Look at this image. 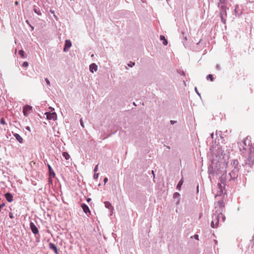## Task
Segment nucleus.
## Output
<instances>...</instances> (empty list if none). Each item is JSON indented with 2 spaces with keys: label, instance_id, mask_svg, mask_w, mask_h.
<instances>
[{
  "label": "nucleus",
  "instance_id": "6e6552de",
  "mask_svg": "<svg viewBox=\"0 0 254 254\" xmlns=\"http://www.w3.org/2000/svg\"><path fill=\"white\" fill-rule=\"evenodd\" d=\"M45 114L46 115L47 119L48 120H53L54 121L57 118V114L55 112H46Z\"/></svg>",
  "mask_w": 254,
  "mask_h": 254
},
{
  "label": "nucleus",
  "instance_id": "1a4fd4ad",
  "mask_svg": "<svg viewBox=\"0 0 254 254\" xmlns=\"http://www.w3.org/2000/svg\"><path fill=\"white\" fill-rule=\"evenodd\" d=\"M32 110V106L28 105H26L25 106H24L23 107V111H22L24 116L25 117H28V116L29 114V112L30 111H31Z\"/></svg>",
  "mask_w": 254,
  "mask_h": 254
},
{
  "label": "nucleus",
  "instance_id": "c756f323",
  "mask_svg": "<svg viewBox=\"0 0 254 254\" xmlns=\"http://www.w3.org/2000/svg\"><path fill=\"white\" fill-rule=\"evenodd\" d=\"M220 17L221 21L222 23H223V24H225L226 22V19L225 17L226 16H220Z\"/></svg>",
  "mask_w": 254,
  "mask_h": 254
},
{
  "label": "nucleus",
  "instance_id": "393cba45",
  "mask_svg": "<svg viewBox=\"0 0 254 254\" xmlns=\"http://www.w3.org/2000/svg\"><path fill=\"white\" fill-rule=\"evenodd\" d=\"M160 40L162 41L164 45L166 46L168 44V40L164 35H160Z\"/></svg>",
  "mask_w": 254,
  "mask_h": 254
},
{
  "label": "nucleus",
  "instance_id": "a19ab883",
  "mask_svg": "<svg viewBox=\"0 0 254 254\" xmlns=\"http://www.w3.org/2000/svg\"><path fill=\"white\" fill-rule=\"evenodd\" d=\"M98 165H97L95 166L94 169V173H96V172L98 171Z\"/></svg>",
  "mask_w": 254,
  "mask_h": 254
},
{
  "label": "nucleus",
  "instance_id": "4d7b16f0",
  "mask_svg": "<svg viewBox=\"0 0 254 254\" xmlns=\"http://www.w3.org/2000/svg\"><path fill=\"white\" fill-rule=\"evenodd\" d=\"M14 3H15V5H18L19 2H18V1H15Z\"/></svg>",
  "mask_w": 254,
  "mask_h": 254
},
{
  "label": "nucleus",
  "instance_id": "a211bd4d",
  "mask_svg": "<svg viewBox=\"0 0 254 254\" xmlns=\"http://www.w3.org/2000/svg\"><path fill=\"white\" fill-rule=\"evenodd\" d=\"M97 69H98V66L94 63H92L89 65V70L92 73H93L94 71H97Z\"/></svg>",
  "mask_w": 254,
  "mask_h": 254
},
{
  "label": "nucleus",
  "instance_id": "f3484780",
  "mask_svg": "<svg viewBox=\"0 0 254 254\" xmlns=\"http://www.w3.org/2000/svg\"><path fill=\"white\" fill-rule=\"evenodd\" d=\"M212 163H213V162H212ZM208 174H209V178H210V180H211V175H213L214 174V170H213V167L212 163H211V164L209 165V166H208Z\"/></svg>",
  "mask_w": 254,
  "mask_h": 254
},
{
  "label": "nucleus",
  "instance_id": "37998d69",
  "mask_svg": "<svg viewBox=\"0 0 254 254\" xmlns=\"http://www.w3.org/2000/svg\"><path fill=\"white\" fill-rule=\"evenodd\" d=\"M194 90H195V91L196 92V93L200 97V94L199 93V92L197 90V89L196 88V87H195L194 88Z\"/></svg>",
  "mask_w": 254,
  "mask_h": 254
},
{
  "label": "nucleus",
  "instance_id": "72a5a7b5",
  "mask_svg": "<svg viewBox=\"0 0 254 254\" xmlns=\"http://www.w3.org/2000/svg\"><path fill=\"white\" fill-rule=\"evenodd\" d=\"M0 123L3 125H4L6 124V122L5 121V120L3 118H2L0 119Z\"/></svg>",
  "mask_w": 254,
  "mask_h": 254
},
{
  "label": "nucleus",
  "instance_id": "052dcab7",
  "mask_svg": "<svg viewBox=\"0 0 254 254\" xmlns=\"http://www.w3.org/2000/svg\"><path fill=\"white\" fill-rule=\"evenodd\" d=\"M215 243L216 244H217V240H215Z\"/></svg>",
  "mask_w": 254,
  "mask_h": 254
},
{
  "label": "nucleus",
  "instance_id": "4c0bfd02",
  "mask_svg": "<svg viewBox=\"0 0 254 254\" xmlns=\"http://www.w3.org/2000/svg\"><path fill=\"white\" fill-rule=\"evenodd\" d=\"M178 72L181 75H184V76H185L186 75V73L183 70H180V71H178Z\"/></svg>",
  "mask_w": 254,
  "mask_h": 254
},
{
  "label": "nucleus",
  "instance_id": "dca6fc26",
  "mask_svg": "<svg viewBox=\"0 0 254 254\" xmlns=\"http://www.w3.org/2000/svg\"><path fill=\"white\" fill-rule=\"evenodd\" d=\"M217 6L221 8H227V0H219Z\"/></svg>",
  "mask_w": 254,
  "mask_h": 254
},
{
  "label": "nucleus",
  "instance_id": "2f4dec72",
  "mask_svg": "<svg viewBox=\"0 0 254 254\" xmlns=\"http://www.w3.org/2000/svg\"><path fill=\"white\" fill-rule=\"evenodd\" d=\"M216 135L217 136H218V135H219L220 138H223V137L222 136V131H216Z\"/></svg>",
  "mask_w": 254,
  "mask_h": 254
},
{
  "label": "nucleus",
  "instance_id": "0e129e2a",
  "mask_svg": "<svg viewBox=\"0 0 254 254\" xmlns=\"http://www.w3.org/2000/svg\"><path fill=\"white\" fill-rule=\"evenodd\" d=\"M169 0H166V1H167L168 3H169V2H168V1H169Z\"/></svg>",
  "mask_w": 254,
  "mask_h": 254
},
{
  "label": "nucleus",
  "instance_id": "7c9ffc66",
  "mask_svg": "<svg viewBox=\"0 0 254 254\" xmlns=\"http://www.w3.org/2000/svg\"><path fill=\"white\" fill-rule=\"evenodd\" d=\"M135 65V63L134 62H131V61H130L128 64H127V65L129 67H133L134 65Z\"/></svg>",
  "mask_w": 254,
  "mask_h": 254
},
{
  "label": "nucleus",
  "instance_id": "f03ea898",
  "mask_svg": "<svg viewBox=\"0 0 254 254\" xmlns=\"http://www.w3.org/2000/svg\"><path fill=\"white\" fill-rule=\"evenodd\" d=\"M30 228L32 232L35 235L36 237V241L39 242L40 241V234L39 233V230L35 224L31 221L29 224Z\"/></svg>",
  "mask_w": 254,
  "mask_h": 254
},
{
  "label": "nucleus",
  "instance_id": "5fc2aeb1",
  "mask_svg": "<svg viewBox=\"0 0 254 254\" xmlns=\"http://www.w3.org/2000/svg\"><path fill=\"white\" fill-rule=\"evenodd\" d=\"M30 27H31V31H33L34 29V27L33 26H32L31 25L30 26Z\"/></svg>",
  "mask_w": 254,
  "mask_h": 254
},
{
  "label": "nucleus",
  "instance_id": "aec40b11",
  "mask_svg": "<svg viewBox=\"0 0 254 254\" xmlns=\"http://www.w3.org/2000/svg\"><path fill=\"white\" fill-rule=\"evenodd\" d=\"M33 10L35 13H36L39 16H42V13L41 11V9L40 7L36 5H34Z\"/></svg>",
  "mask_w": 254,
  "mask_h": 254
},
{
  "label": "nucleus",
  "instance_id": "6ab92c4d",
  "mask_svg": "<svg viewBox=\"0 0 254 254\" xmlns=\"http://www.w3.org/2000/svg\"><path fill=\"white\" fill-rule=\"evenodd\" d=\"M13 136L15 137L17 141L20 143H23V139L22 137L18 133H13Z\"/></svg>",
  "mask_w": 254,
  "mask_h": 254
},
{
  "label": "nucleus",
  "instance_id": "c03bdc74",
  "mask_svg": "<svg viewBox=\"0 0 254 254\" xmlns=\"http://www.w3.org/2000/svg\"><path fill=\"white\" fill-rule=\"evenodd\" d=\"M216 68L217 70H220L221 69L220 65L219 64H217L216 65Z\"/></svg>",
  "mask_w": 254,
  "mask_h": 254
},
{
  "label": "nucleus",
  "instance_id": "0eeeda50",
  "mask_svg": "<svg viewBox=\"0 0 254 254\" xmlns=\"http://www.w3.org/2000/svg\"><path fill=\"white\" fill-rule=\"evenodd\" d=\"M229 179H228L226 173H223L220 177L219 180L220 183L219 184H222V185L226 186L227 184V180L228 182H229Z\"/></svg>",
  "mask_w": 254,
  "mask_h": 254
},
{
  "label": "nucleus",
  "instance_id": "ddd939ff",
  "mask_svg": "<svg viewBox=\"0 0 254 254\" xmlns=\"http://www.w3.org/2000/svg\"><path fill=\"white\" fill-rule=\"evenodd\" d=\"M48 168V171H49V177L50 178H54L56 176V174L54 172L53 169H52L51 166L49 164H47V165Z\"/></svg>",
  "mask_w": 254,
  "mask_h": 254
},
{
  "label": "nucleus",
  "instance_id": "49530a36",
  "mask_svg": "<svg viewBox=\"0 0 254 254\" xmlns=\"http://www.w3.org/2000/svg\"><path fill=\"white\" fill-rule=\"evenodd\" d=\"M177 123V121H173V120H171L170 121V123L171 125H173L174 124H175V123Z\"/></svg>",
  "mask_w": 254,
  "mask_h": 254
},
{
  "label": "nucleus",
  "instance_id": "f257e3e1",
  "mask_svg": "<svg viewBox=\"0 0 254 254\" xmlns=\"http://www.w3.org/2000/svg\"><path fill=\"white\" fill-rule=\"evenodd\" d=\"M215 213L213 215H218L220 217V214L225 211V204L223 200H218L215 203Z\"/></svg>",
  "mask_w": 254,
  "mask_h": 254
},
{
  "label": "nucleus",
  "instance_id": "58836bf2",
  "mask_svg": "<svg viewBox=\"0 0 254 254\" xmlns=\"http://www.w3.org/2000/svg\"><path fill=\"white\" fill-rule=\"evenodd\" d=\"M9 217L11 219L14 218V216L12 212H10L9 213Z\"/></svg>",
  "mask_w": 254,
  "mask_h": 254
},
{
  "label": "nucleus",
  "instance_id": "6e6d98bb",
  "mask_svg": "<svg viewBox=\"0 0 254 254\" xmlns=\"http://www.w3.org/2000/svg\"><path fill=\"white\" fill-rule=\"evenodd\" d=\"M210 136H211V138H212V139H213V137H214V133H212L211 134Z\"/></svg>",
  "mask_w": 254,
  "mask_h": 254
},
{
  "label": "nucleus",
  "instance_id": "8fccbe9b",
  "mask_svg": "<svg viewBox=\"0 0 254 254\" xmlns=\"http://www.w3.org/2000/svg\"><path fill=\"white\" fill-rule=\"evenodd\" d=\"M194 237L196 240H198V235H194Z\"/></svg>",
  "mask_w": 254,
  "mask_h": 254
},
{
  "label": "nucleus",
  "instance_id": "473e14b6",
  "mask_svg": "<svg viewBox=\"0 0 254 254\" xmlns=\"http://www.w3.org/2000/svg\"><path fill=\"white\" fill-rule=\"evenodd\" d=\"M222 218V220L223 222H224L226 219V217L225 215L223 214V213H221V214H220V218Z\"/></svg>",
  "mask_w": 254,
  "mask_h": 254
},
{
  "label": "nucleus",
  "instance_id": "a18cd8bd",
  "mask_svg": "<svg viewBox=\"0 0 254 254\" xmlns=\"http://www.w3.org/2000/svg\"><path fill=\"white\" fill-rule=\"evenodd\" d=\"M108 179L107 177L104 178V181H103L104 185H105L106 184V183L108 182Z\"/></svg>",
  "mask_w": 254,
  "mask_h": 254
},
{
  "label": "nucleus",
  "instance_id": "5701e85b",
  "mask_svg": "<svg viewBox=\"0 0 254 254\" xmlns=\"http://www.w3.org/2000/svg\"><path fill=\"white\" fill-rule=\"evenodd\" d=\"M227 8L220 7V16H227Z\"/></svg>",
  "mask_w": 254,
  "mask_h": 254
},
{
  "label": "nucleus",
  "instance_id": "39448f33",
  "mask_svg": "<svg viewBox=\"0 0 254 254\" xmlns=\"http://www.w3.org/2000/svg\"><path fill=\"white\" fill-rule=\"evenodd\" d=\"M225 186L222 185V184H218L217 188V192L215 194V197L221 196L225 190Z\"/></svg>",
  "mask_w": 254,
  "mask_h": 254
},
{
  "label": "nucleus",
  "instance_id": "4468645a",
  "mask_svg": "<svg viewBox=\"0 0 254 254\" xmlns=\"http://www.w3.org/2000/svg\"><path fill=\"white\" fill-rule=\"evenodd\" d=\"M71 42L69 40H66L64 48V51L66 52L71 46Z\"/></svg>",
  "mask_w": 254,
  "mask_h": 254
},
{
  "label": "nucleus",
  "instance_id": "69168bd1",
  "mask_svg": "<svg viewBox=\"0 0 254 254\" xmlns=\"http://www.w3.org/2000/svg\"><path fill=\"white\" fill-rule=\"evenodd\" d=\"M253 239H254V236H253Z\"/></svg>",
  "mask_w": 254,
  "mask_h": 254
},
{
  "label": "nucleus",
  "instance_id": "a878e982",
  "mask_svg": "<svg viewBox=\"0 0 254 254\" xmlns=\"http://www.w3.org/2000/svg\"><path fill=\"white\" fill-rule=\"evenodd\" d=\"M18 54L22 58H26V55H25V52L23 50H20L18 51Z\"/></svg>",
  "mask_w": 254,
  "mask_h": 254
},
{
  "label": "nucleus",
  "instance_id": "bb28decb",
  "mask_svg": "<svg viewBox=\"0 0 254 254\" xmlns=\"http://www.w3.org/2000/svg\"><path fill=\"white\" fill-rule=\"evenodd\" d=\"M63 156L65 158V160H68L70 158V155L67 152H63L62 153Z\"/></svg>",
  "mask_w": 254,
  "mask_h": 254
},
{
  "label": "nucleus",
  "instance_id": "de8ad7c7",
  "mask_svg": "<svg viewBox=\"0 0 254 254\" xmlns=\"http://www.w3.org/2000/svg\"><path fill=\"white\" fill-rule=\"evenodd\" d=\"M25 129L29 131H31V128H30V127H29V126H27L25 127Z\"/></svg>",
  "mask_w": 254,
  "mask_h": 254
},
{
  "label": "nucleus",
  "instance_id": "9d476101",
  "mask_svg": "<svg viewBox=\"0 0 254 254\" xmlns=\"http://www.w3.org/2000/svg\"><path fill=\"white\" fill-rule=\"evenodd\" d=\"M81 207L83 209L84 212L88 216L91 215V211L89 209V207L85 203H82L81 204Z\"/></svg>",
  "mask_w": 254,
  "mask_h": 254
},
{
  "label": "nucleus",
  "instance_id": "864d4df0",
  "mask_svg": "<svg viewBox=\"0 0 254 254\" xmlns=\"http://www.w3.org/2000/svg\"><path fill=\"white\" fill-rule=\"evenodd\" d=\"M91 200V199L90 198L88 197L87 198V201L88 202H89Z\"/></svg>",
  "mask_w": 254,
  "mask_h": 254
},
{
  "label": "nucleus",
  "instance_id": "e2e57ef3",
  "mask_svg": "<svg viewBox=\"0 0 254 254\" xmlns=\"http://www.w3.org/2000/svg\"><path fill=\"white\" fill-rule=\"evenodd\" d=\"M133 104H134L135 106H136V104H135V103L134 102L133 103Z\"/></svg>",
  "mask_w": 254,
  "mask_h": 254
},
{
  "label": "nucleus",
  "instance_id": "e433bc0d",
  "mask_svg": "<svg viewBox=\"0 0 254 254\" xmlns=\"http://www.w3.org/2000/svg\"><path fill=\"white\" fill-rule=\"evenodd\" d=\"M45 82H46L47 84L48 85V86H50V80H49V79L48 78H45Z\"/></svg>",
  "mask_w": 254,
  "mask_h": 254
},
{
  "label": "nucleus",
  "instance_id": "3c124183",
  "mask_svg": "<svg viewBox=\"0 0 254 254\" xmlns=\"http://www.w3.org/2000/svg\"><path fill=\"white\" fill-rule=\"evenodd\" d=\"M198 192H199V185H197L196 186V192L198 193Z\"/></svg>",
  "mask_w": 254,
  "mask_h": 254
},
{
  "label": "nucleus",
  "instance_id": "79ce46f5",
  "mask_svg": "<svg viewBox=\"0 0 254 254\" xmlns=\"http://www.w3.org/2000/svg\"><path fill=\"white\" fill-rule=\"evenodd\" d=\"M5 203H4V202H3V203H1V204H0V212L1 211V209L3 207L5 206Z\"/></svg>",
  "mask_w": 254,
  "mask_h": 254
},
{
  "label": "nucleus",
  "instance_id": "603ef678",
  "mask_svg": "<svg viewBox=\"0 0 254 254\" xmlns=\"http://www.w3.org/2000/svg\"><path fill=\"white\" fill-rule=\"evenodd\" d=\"M25 22H26V23H27V24L29 26L31 25V24H30V22H29V20H26L25 21Z\"/></svg>",
  "mask_w": 254,
  "mask_h": 254
},
{
  "label": "nucleus",
  "instance_id": "2eb2a0df",
  "mask_svg": "<svg viewBox=\"0 0 254 254\" xmlns=\"http://www.w3.org/2000/svg\"><path fill=\"white\" fill-rule=\"evenodd\" d=\"M180 197L181 195L178 192H176L173 194V198L174 199H177V201L176 202V205H178L180 204Z\"/></svg>",
  "mask_w": 254,
  "mask_h": 254
},
{
  "label": "nucleus",
  "instance_id": "423d86ee",
  "mask_svg": "<svg viewBox=\"0 0 254 254\" xmlns=\"http://www.w3.org/2000/svg\"><path fill=\"white\" fill-rule=\"evenodd\" d=\"M234 13L236 16L240 17L243 14V8L238 4L235 5Z\"/></svg>",
  "mask_w": 254,
  "mask_h": 254
},
{
  "label": "nucleus",
  "instance_id": "9b49d317",
  "mask_svg": "<svg viewBox=\"0 0 254 254\" xmlns=\"http://www.w3.org/2000/svg\"><path fill=\"white\" fill-rule=\"evenodd\" d=\"M4 196L8 202H11L13 200V195L10 192L4 193Z\"/></svg>",
  "mask_w": 254,
  "mask_h": 254
},
{
  "label": "nucleus",
  "instance_id": "b1692460",
  "mask_svg": "<svg viewBox=\"0 0 254 254\" xmlns=\"http://www.w3.org/2000/svg\"><path fill=\"white\" fill-rule=\"evenodd\" d=\"M183 183H184V179H183V178H182L177 185V187H176L177 190H181V187H182V186Z\"/></svg>",
  "mask_w": 254,
  "mask_h": 254
},
{
  "label": "nucleus",
  "instance_id": "412c9836",
  "mask_svg": "<svg viewBox=\"0 0 254 254\" xmlns=\"http://www.w3.org/2000/svg\"><path fill=\"white\" fill-rule=\"evenodd\" d=\"M104 204H105V206L109 209V210H110L111 212L112 213H113V211L114 210V207L112 206L111 203L108 201H105L104 202Z\"/></svg>",
  "mask_w": 254,
  "mask_h": 254
},
{
  "label": "nucleus",
  "instance_id": "4be33fe9",
  "mask_svg": "<svg viewBox=\"0 0 254 254\" xmlns=\"http://www.w3.org/2000/svg\"><path fill=\"white\" fill-rule=\"evenodd\" d=\"M232 165L233 169L237 168V169H240V166L239 165V162L238 160H234L232 163Z\"/></svg>",
  "mask_w": 254,
  "mask_h": 254
},
{
  "label": "nucleus",
  "instance_id": "f704fd0d",
  "mask_svg": "<svg viewBox=\"0 0 254 254\" xmlns=\"http://www.w3.org/2000/svg\"><path fill=\"white\" fill-rule=\"evenodd\" d=\"M99 173H94V174L93 175V179L94 180H97L99 177Z\"/></svg>",
  "mask_w": 254,
  "mask_h": 254
},
{
  "label": "nucleus",
  "instance_id": "09e8293b",
  "mask_svg": "<svg viewBox=\"0 0 254 254\" xmlns=\"http://www.w3.org/2000/svg\"><path fill=\"white\" fill-rule=\"evenodd\" d=\"M50 12L51 13L55 14V11H54V10L50 9ZM54 16L55 17H56V15H54Z\"/></svg>",
  "mask_w": 254,
  "mask_h": 254
},
{
  "label": "nucleus",
  "instance_id": "f8f14e48",
  "mask_svg": "<svg viewBox=\"0 0 254 254\" xmlns=\"http://www.w3.org/2000/svg\"><path fill=\"white\" fill-rule=\"evenodd\" d=\"M49 248L51 250L53 251L56 254H59V252L57 248V246L52 243H50L49 244Z\"/></svg>",
  "mask_w": 254,
  "mask_h": 254
},
{
  "label": "nucleus",
  "instance_id": "bf43d9fd",
  "mask_svg": "<svg viewBox=\"0 0 254 254\" xmlns=\"http://www.w3.org/2000/svg\"><path fill=\"white\" fill-rule=\"evenodd\" d=\"M200 41H201V40H200V41L197 43V45H198L200 43Z\"/></svg>",
  "mask_w": 254,
  "mask_h": 254
},
{
  "label": "nucleus",
  "instance_id": "ea45409f",
  "mask_svg": "<svg viewBox=\"0 0 254 254\" xmlns=\"http://www.w3.org/2000/svg\"><path fill=\"white\" fill-rule=\"evenodd\" d=\"M80 125L81 126V127H84V124H83V120H82V119H81L80 120Z\"/></svg>",
  "mask_w": 254,
  "mask_h": 254
},
{
  "label": "nucleus",
  "instance_id": "20e7f679",
  "mask_svg": "<svg viewBox=\"0 0 254 254\" xmlns=\"http://www.w3.org/2000/svg\"><path fill=\"white\" fill-rule=\"evenodd\" d=\"M212 221L211 222V227L215 228L218 226L220 217L218 215H213L212 216Z\"/></svg>",
  "mask_w": 254,
  "mask_h": 254
},
{
  "label": "nucleus",
  "instance_id": "7ed1b4c3",
  "mask_svg": "<svg viewBox=\"0 0 254 254\" xmlns=\"http://www.w3.org/2000/svg\"><path fill=\"white\" fill-rule=\"evenodd\" d=\"M240 169H237V168L233 169V170L229 173V181H235L236 180L239 175Z\"/></svg>",
  "mask_w": 254,
  "mask_h": 254
},
{
  "label": "nucleus",
  "instance_id": "cd10ccee",
  "mask_svg": "<svg viewBox=\"0 0 254 254\" xmlns=\"http://www.w3.org/2000/svg\"><path fill=\"white\" fill-rule=\"evenodd\" d=\"M206 79L207 80H210L211 81H214V77L212 74H209L206 76Z\"/></svg>",
  "mask_w": 254,
  "mask_h": 254
},
{
  "label": "nucleus",
  "instance_id": "c85d7f7f",
  "mask_svg": "<svg viewBox=\"0 0 254 254\" xmlns=\"http://www.w3.org/2000/svg\"><path fill=\"white\" fill-rule=\"evenodd\" d=\"M181 33H182V34L183 36V38L184 40V41H187V35H186V33L185 31L183 30V31H182Z\"/></svg>",
  "mask_w": 254,
  "mask_h": 254
},
{
  "label": "nucleus",
  "instance_id": "680f3d73",
  "mask_svg": "<svg viewBox=\"0 0 254 254\" xmlns=\"http://www.w3.org/2000/svg\"><path fill=\"white\" fill-rule=\"evenodd\" d=\"M167 148H168V149H170V146H167Z\"/></svg>",
  "mask_w": 254,
  "mask_h": 254
},
{
  "label": "nucleus",
  "instance_id": "13d9d810",
  "mask_svg": "<svg viewBox=\"0 0 254 254\" xmlns=\"http://www.w3.org/2000/svg\"><path fill=\"white\" fill-rule=\"evenodd\" d=\"M216 174L218 175L219 172H218V170L216 171Z\"/></svg>",
  "mask_w": 254,
  "mask_h": 254
},
{
  "label": "nucleus",
  "instance_id": "c9c22d12",
  "mask_svg": "<svg viewBox=\"0 0 254 254\" xmlns=\"http://www.w3.org/2000/svg\"><path fill=\"white\" fill-rule=\"evenodd\" d=\"M28 65H29V64L27 62H24L22 64V66L23 67H26L28 66Z\"/></svg>",
  "mask_w": 254,
  "mask_h": 254
}]
</instances>
